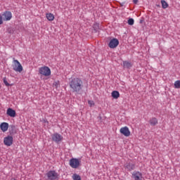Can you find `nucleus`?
<instances>
[{
  "instance_id": "3",
  "label": "nucleus",
  "mask_w": 180,
  "mask_h": 180,
  "mask_svg": "<svg viewBox=\"0 0 180 180\" xmlns=\"http://www.w3.org/2000/svg\"><path fill=\"white\" fill-rule=\"evenodd\" d=\"M13 70L15 71V72H22V71H23V67L19 60H14L13 61Z\"/></svg>"
},
{
  "instance_id": "20",
  "label": "nucleus",
  "mask_w": 180,
  "mask_h": 180,
  "mask_svg": "<svg viewBox=\"0 0 180 180\" xmlns=\"http://www.w3.org/2000/svg\"><path fill=\"white\" fill-rule=\"evenodd\" d=\"M73 180H81V176L77 174H74L72 176Z\"/></svg>"
},
{
  "instance_id": "23",
  "label": "nucleus",
  "mask_w": 180,
  "mask_h": 180,
  "mask_svg": "<svg viewBox=\"0 0 180 180\" xmlns=\"http://www.w3.org/2000/svg\"><path fill=\"white\" fill-rule=\"evenodd\" d=\"M3 81L6 86H11V84L8 83V80H6V77H4Z\"/></svg>"
},
{
  "instance_id": "7",
  "label": "nucleus",
  "mask_w": 180,
  "mask_h": 180,
  "mask_svg": "<svg viewBox=\"0 0 180 180\" xmlns=\"http://www.w3.org/2000/svg\"><path fill=\"white\" fill-rule=\"evenodd\" d=\"M110 49H116L119 46V40L116 38H114L110 41L108 44Z\"/></svg>"
},
{
  "instance_id": "27",
  "label": "nucleus",
  "mask_w": 180,
  "mask_h": 180,
  "mask_svg": "<svg viewBox=\"0 0 180 180\" xmlns=\"http://www.w3.org/2000/svg\"><path fill=\"white\" fill-rule=\"evenodd\" d=\"M44 123H45V124H49V122L47 121V120H43Z\"/></svg>"
},
{
  "instance_id": "14",
  "label": "nucleus",
  "mask_w": 180,
  "mask_h": 180,
  "mask_svg": "<svg viewBox=\"0 0 180 180\" xmlns=\"http://www.w3.org/2000/svg\"><path fill=\"white\" fill-rule=\"evenodd\" d=\"M46 19H48V20H49V22H53V20H54V19H55L54 14H53L51 13H46Z\"/></svg>"
},
{
  "instance_id": "9",
  "label": "nucleus",
  "mask_w": 180,
  "mask_h": 180,
  "mask_svg": "<svg viewBox=\"0 0 180 180\" xmlns=\"http://www.w3.org/2000/svg\"><path fill=\"white\" fill-rule=\"evenodd\" d=\"M52 140L53 141H55V143H60L63 140V136L58 133H55L52 136Z\"/></svg>"
},
{
  "instance_id": "21",
  "label": "nucleus",
  "mask_w": 180,
  "mask_h": 180,
  "mask_svg": "<svg viewBox=\"0 0 180 180\" xmlns=\"http://www.w3.org/2000/svg\"><path fill=\"white\" fill-rule=\"evenodd\" d=\"M174 88H176V89H180V81L179 80H177L174 82Z\"/></svg>"
},
{
  "instance_id": "17",
  "label": "nucleus",
  "mask_w": 180,
  "mask_h": 180,
  "mask_svg": "<svg viewBox=\"0 0 180 180\" xmlns=\"http://www.w3.org/2000/svg\"><path fill=\"white\" fill-rule=\"evenodd\" d=\"M123 67H124V68H131L132 65L129 61H124L123 62Z\"/></svg>"
},
{
  "instance_id": "11",
  "label": "nucleus",
  "mask_w": 180,
  "mask_h": 180,
  "mask_svg": "<svg viewBox=\"0 0 180 180\" xmlns=\"http://www.w3.org/2000/svg\"><path fill=\"white\" fill-rule=\"evenodd\" d=\"M132 178H134V180H141L143 179V174L140 172H134L132 174Z\"/></svg>"
},
{
  "instance_id": "19",
  "label": "nucleus",
  "mask_w": 180,
  "mask_h": 180,
  "mask_svg": "<svg viewBox=\"0 0 180 180\" xmlns=\"http://www.w3.org/2000/svg\"><path fill=\"white\" fill-rule=\"evenodd\" d=\"M126 168H127V169H129V171H131V170L134 169L135 166H134V164H128V165H127Z\"/></svg>"
},
{
  "instance_id": "16",
  "label": "nucleus",
  "mask_w": 180,
  "mask_h": 180,
  "mask_svg": "<svg viewBox=\"0 0 180 180\" xmlns=\"http://www.w3.org/2000/svg\"><path fill=\"white\" fill-rule=\"evenodd\" d=\"M111 96L114 99H117L120 96V94L117 91H113L111 93Z\"/></svg>"
},
{
  "instance_id": "24",
  "label": "nucleus",
  "mask_w": 180,
  "mask_h": 180,
  "mask_svg": "<svg viewBox=\"0 0 180 180\" xmlns=\"http://www.w3.org/2000/svg\"><path fill=\"white\" fill-rule=\"evenodd\" d=\"M53 86L55 88H58L60 86V81L57 80L53 82Z\"/></svg>"
},
{
  "instance_id": "6",
  "label": "nucleus",
  "mask_w": 180,
  "mask_h": 180,
  "mask_svg": "<svg viewBox=\"0 0 180 180\" xmlns=\"http://www.w3.org/2000/svg\"><path fill=\"white\" fill-rule=\"evenodd\" d=\"M4 146H7V147H11V146L13 144V136H8L4 137Z\"/></svg>"
},
{
  "instance_id": "1",
  "label": "nucleus",
  "mask_w": 180,
  "mask_h": 180,
  "mask_svg": "<svg viewBox=\"0 0 180 180\" xmlns=\"http://www.w3.org/2000/svg\"><path fill=\"white\" fill-rule=\"evenodd\" d=\"M69 86L71 91L78 94V92H81L84 88V82L82 79L79 77H74L70 81Z\"/></svg>"
},
{
  "instance_id": "12",
  "label": "nucleus",
  "mask_w": 180,
  "mask_h": 180,
  "mask_svg": "<svg viewBox=\"0 0 180 180\" xmlns=\"http://www.w3.org/2000/svg\"><path fill=\"white\" fill-rule=\"evenodd\" d=\"M0 129L4 133H5V131H8V129H9V124L8 122H2L0 124Z\"/></svg>"
},
{
  "instance_id": "29",
  "label": "nucleus",
  "mask_w": 180,
  "mask_h": 180,
  "mask_svg": "<svg viewBox=\"0 0 180 180\" xmlns=\"http://www.w3.org/2000/svg\"><path fill=\"white\" fill-rule=\"evenodd\" d=\"M11 180H16L15 179H11Z\"/></svg>"
},
{
  "instance_id": "15",
  "label": "nucleus",
  "mask_w": 180,
  "mask_h": 180,
  "mask_svg": "<svg viewBox=\"0 0 180 180\" xmlns=\"http://www.w3.org/2000/svg\"><path fill=\"white\" fill-rule=\"evenodd\" d=\"M150 126H155L157 124H158V120H157V118L155 117H152L150 121Z\"/></svg>"
},
{
  "instance_id": "18",
  "label": "nucleus",
  "mask_w": 180,
  "mask_h": 180,
  "mask_svg": "<svg viewBox=\"0 0 180 180\" xmlns=\"http://www.w3.org/2000/svg\"><path fill=\"white\" fill-rule=\"evenodd\" d=\"M161 4L163 9H167V8H168V3H167L165 0H162Z\"/></svg>"
},
{
  "instance_id": "26",
  "label": "nucleus",
  "mask_w": 180,
  "mask_h": 180,
  "mask_svg": "<svg viewBox=\"0 0 180 180\" xmlns=\"http://www.w3.org/2000/svg\"><path fill=\"white\" fill-rule=\"evenodd\" d=\"M2 23H4V18L2 15H0V25H2Z\"/></svg>"
},
{
  "instance_id": "28",
  "label": "nucleus",
  "mask_w": 180,
  "mask_h": 180,
  "mask_svg": "<svg viewBox=\"0 0 180 180\" xmlns=\"http://www.w3.org/2000/svg\"><path fill=\"white\" fill-rule=\"evenodd\" d=\"M134 4H138L139 0H133Z\"/></svg>"
},
{
  "instance_id": "25",
  "label": "nucleus",
  "mask_w": 180,
  "mask_h": 180,
  "mask_svg": "<svg viewBox=\"0 0 180 180\" xmlns=\"http://www.w3.org/2000/svg\"><path fill=\"white\" fill-rule=\"evenodd\" d=\"M88 103L91 108H92V106H95V103L94 102V101H89Z\"/></svg>"
},
{
  "instance_id": "8",
  "label": "nucleus",
  "mask_w": 180,
  "mask_h": 180,
  "mask_svg": "<svg viewBox=\"0 0 180 180\" xmlns=\"http://www.w3.org/2000/svg\"><path fill=\"white\" fill-rule=\"evenodd\" d=\"M120 132L121 133V134H123V136H124L125 137H129L130 136V129H129V127H122L120 129Z\"/></svg>"
},
{
  "instance_id": "5",
  "label": "nucleus",
  "mask_w": 180,
  "mask_h": 180,
  "mask_svg": "<svg viewBox=\"0 0 180 180\" xmlns=\"http://www.w3.org/2000/svg\"><path fill=\"white\" fill-rule=\"evenodd\" d=\"M71 168L77 169L81 165V160L77 158H72L69 162Z\"/></svg>"
},
{
  "instance_id": "10",
  "label": "nucleus",
  "mask_w": 180,
  "mask_h": 180,
  "mask_svg": "<svg viewBox=\"0 0 180 180\" xmlns=\"http://www.w3.org/2000/svg\"><path fill=\"white\" fill-rule=\"evenodd\" d=\"M3 20L8 21L12 19V13L11 11H5L2 14Z\"/></svg>"
},
{
  "instance_id": "4",
  "label": "nucleus",
  "mask_w": 180,
  "mask_h": 180,
  "mask_svg": "<svg viewBox=\"0 0 180 180\" xmlns=\"http://www.w3.org/2000/svg\"><path fill=\"white\" fill-rule=\"evenodd\" d=\"M48 180H58V173L54 170H50L46 173Z\"/></svg>"
},
{
  "instance_id": "13",
  "label": "nucleus",
  "mask_w": 180,
  "mask_h": 180,
  "mask_svg": "<svg viewBox=\"0 0 180 180\" xmlns=\"http://www.w3.org/2000/svg\"><path fill=\"white\" fill-rule=\"evenodd\" d=\"M6 114L8 115V116H10V117H15L16 116V111H15L12 108H8Z\"/></svg>"
},
{
  "instance_id": "22",
  "label": "nucleus",
  "mask_w": 180,
  "mask_h": 180,
  "mask_svg": "<svg viewBox=\"0 0 180 180\" xmlns=\"http://www.w3.org/2000/svg\"><path fill=\"white\" fill-rule=\"evenodd\" d=\"M128 25H129V26H133V25H134V20L133 18H129L128 20Z\"/></svg>"
},
{
  "instance_id": "2",
  "label": "nucleus",
  "mask_w": 180,
  "mask_h": 180,
  "mask_svg": "<svg viewBox=\"0 0 180 180\" xmlns=\"http://www.w3.org/2000/svg\"><path fill=\"white\" fill-rule=\"evenodd\" d=\"M39 72L44 77H50L51 75V70L47 66H43L39 68Z\"/></svg>"
}]
</instances>
